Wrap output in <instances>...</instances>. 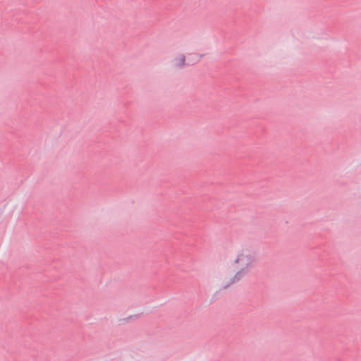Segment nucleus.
<instances>
[{
	"instance_id": "f03ea898",
	"label": "nucleus",
	"mask_w": 361,
	"mask_h": 361,
	"mask_svg": "<svg viewBox=\"0 0 361 361\" xmlns=\"http://www.w3.org/2000/svg\"><path fill=\"white\" fill-rule=\"evenodd\" d=\"M174 66L177 67H183L185 63V57L184 54H179L173 59Z\"/></svg>"
},
{
	"instance_id": "f257e3e1",
	"label": "nucleus",
	"mask_w": 361,
	"mask_h": 361,
	"mask_svg": "<svg viewBox=\"0 0 361 361\" xmlns=\"http://www.w3.org/2000/svg\"><path fill=\"white\" fill-rule=\"evenodd\" d=\"M254 264V257L247 252L242 250L238 252L233 263V268L235 272L233 276L221 281V286L227 288L229 286L241 280L252 267Z\"/></svg>"
}]
</instances>
